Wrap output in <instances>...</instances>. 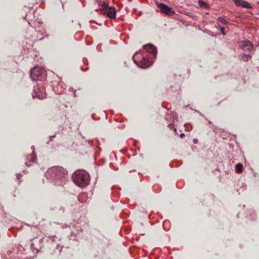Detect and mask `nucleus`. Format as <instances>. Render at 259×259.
Here are the masks:
<instances>
[{
	"mask_svg": "<svg viewBox=\"0 0 259 259\" xmlns=\"http://www.w3.org/2000/svg\"><path fill=\"white\" fill-rule=\"evenodd\" d=\"M240 59L244 61H247L251 58V56L249 54H243L240 55Z\"/></svg>",
	"mask_w": 259,
	"mask_h": 259,
	"instance_id": "14",
	"label": "nucleus"
},
{
	"mask_svg": "<svg viewBox=\"0 0 259 259\" xmlns=\"http://www.w3.org/2000/svg\"><path fill=\"white\" fill-rule=\"evenodd\" d=\"M73 180L75 184L80 187L86 186L89 182V174L84 171H76L73 175Z\"/></svg>",
	"mask_w": 259,
	"mask_h": 259,
	"instance_id": "2",
	"label": "nucleus"
},
{
	"mask_svg": "<svg viewBox=\"0 0 259 259\" xmlns=\"http://www.w3.org/2000/svg\"><path fill=\"white\" fill-rule=\"evenodd\" d=\"M36 155L34 154V152L32 153V154L28 155L26 157V165L28 166L31 165V162H34L36 160Z\"/></svg>",
	"mask_w": 259,
	"mask_h": 259,
	"instance_id": "13",
	"label": "nucleus"
},
{
	"mask_svg": "<svg viewBox=\"0 0 259 259\" xmlns=\"http://www.w3.org/2000/svg\"><path fill=\"white\" fill-rule=\"evenodd\" d=\"M208 123H209V124L211 123V121H208Z\"/></svg>",
	"mask_w": 259,
	"mask_h": 259,
	"instance_id": "26",
	"label": "nucleus"
},
{
	"mask_svg": "<svg viewBox=\"0 0 259 259\" xmlns=\"http://www.w3.org/2000/svg\"><path fill=\"white\" fill-rule=\"evenodd\" d=\"M239 46L245 52H250L253 49L251 43L247 40L240 41Z\"/></svg>",
	"mask_w": 259,
	"mask_h": 259,
	"instance_id": "5",
	"label": "nucleus"
},
{
	"mask_svg": "<svg viewBox=\"0 0 259 259\" xmlns=\"http://www.w3.org/2000/svg\"><path fill=\"white\" fill-rule=\"evenodd\" d=\"M218 20L223 24L226 25L228 23V21L222 17H219Z\"/></svg>",
	"mask_w": 259,
	"mask_h": 259,
	"instance_id": "17",
	"label": "nucleus"
},
{
	"mask_svg": "<svg viewBox=\"0 0 259 259\" xmlns=\"http://www.w3.org/2000/svg\"><path fill=\"white\" fill-rule=\"evenodd\" d=\"M52 89L57 94H62L65 90V85L62 81H54L52 84Z\"/></svg>",
	"mask_w": 259,
	"mask_h": 259,
	"instance_id": "3",
	"label": "nucleus"
},
{
	"mask_svg": "<svg viewBox=\"0 0 259 259\" xmlns=\"http://www.w3.org/2000/svg\"><path fill=\"white\" fill-rule=\"evenodd\" d=\"M105 7H107L103 11V13L106 15L108 17L113 19L116 16V10L114 7H108L105 4L104 5Z\"/></svg>",
	"mask_w": 259,
	"mask_h": 259,
	"instance_id": "4",
	"label": "nucleus"
},
{
	"mask_svg": "<svg viewBox=\"0 0 259 259\" xmlns=\"http://www.w3.org/2000/svg\"><path fill=\"white\" fill-rule=\"evenodd\" d=\"M180 136L181 138H183V137L185 136V134L184 133H182V134H180Z\"/></svg>",
	"mask_w": 259,
	"mask_h": 259,
	"instance_id": "19",
	"label": "nucleus"
},
{
	"mask_svg": "<svg viewBox=\"0 0 259 259\" xmlns=\"http://www.w3.org/2000/svg\"><path fill=\"white\" fill-rule=\"evenodd\" d=\"M42 72V70L40 67H35L31 70L30 77L32 80H35L41 75Z\"/></svg>",
	"mask_w": 259,
	"mask_h": 259,
	"instance_id": "6",
	"label": "nucleus"
},
{
	"mask_svg": "<svg viewBox=\"0 0 259 259\" xmlns=\"http://www.w3.org/2000/svg\"><path fill=\"white\" fill-rule=\"evenodd\" d=\"M198 4H199V6L202 8H208L209 7L208 4L203 2L202 0H199L198 1Z\"/></svg>",
	"mask_w": 259,
	"mask_h": 259,
	"instance_id": "15",
	"label": "nucleus"
},
{
	"mask_svg": "<svg viewBox=\"0 0 259 259\" xmlns=\"http://www.w3.org/2000/svg\"><path fill=\"white\" fill-rule=\"evenodd\" d=\"M193 143L196 144L197 143V140L196 139H194L193 140Z\"/></svg>",
	"mask_w": 259,
	"mask_h": 259,
	"instance_id": "20",
	"label": "nucleus"
},
{
	"mask_svg": "<svg viewBox=\"0 0 259 259\" xmlns=\"http://www.w3.org/2000/svg\"><path fill=\"white\" fill-rule=\"evenodd\" d=\"M55 137V135H54V136H50V138H51V139H50V141H52V138H54Z\"/></svg>",
	"mask_w": 259,
	"mask_h": 259,
	"instance_id": "22",
	"label": "nucleus"
},
{
	"mask_svg": "<svg viewBox=\"0 0 259 259\" xmlns=\"http://www.w3.org/2000/svg\"><path fill=\"white\" fill-rule=\"evenodd\" d=\"M74 97H76V91H75L73 93Z\"/></svg>",
	"mask_w": 259,
	"mask_h": 259,
	"instance_id": "23",
	"label": "nucleus"
},
{
	"mask_svg": "<svg viewBox=\"0 0 259 259\" xmlns=\"http://www.w3.org/2000/svg\"><path fill=\"white\" fill-rule=\"evenodd\" d=\"M158 7L162 13L167 15H170L171 13H174L173 12H171V8L165 4L160 3L158 5Z\"/></svg>",
	"mask_w": 259,
	"mask_h": 259,
	"instance_id": "8",
	"label": "nucleus"
},
{
	"mask_svg": "<svg viewBox=\"0 0 259 259\" xmlns=\"http://www.w3.org/2000/svg\"><path fill=\"white\" fill-rule=\"evenodd\" d=\"M176 131H177V129H176V128H175V129H174V132L176 133Z\"/></svg>",
	"mask_w": 259,
	"mask_h": 259,
	"instance_id": "25",
	"label": "nucleus"
},
{
	"mask_svg": "<svg viewBox=\"0 0 259 259\" xmlns=\"http://www.w3.org/2000/svg\"><path fill=\"white\" fill-rule=\"evenodd\" d=\"M32 247L34 248L35 249L38 250L39 248H40L42 246V239H38L37 238H33L31 240V244Z\"/></svg>",
	"mask_w": 259,
	"mask_h": 259,
	"instance_id": "10",
	"label": "nucleus"
},
{
	"mask_svg": "<svg viewBox=\"0 0 259 259\" xmlns=\"http://www.w3.org/2000/svg\"><path fill=\"white\" fill-rule=\"evenodd\" d=\"M236 171L237 173H241L242 172L243 165L241 163H239L236 165Z\"/></svg>",
	"mask_w": 259,
	"mask_h": 259,
	"instance_id": "16",
	"label": "nucleus"
},
{
	"mask_svg": "<svg viewBox=\"0 0 259 259\" xmlns=\"http://www.w3.org/2000/svg\"><path fill=\"white\" fill-rule=\"evenodd\" d=\"M152 64V61L149 60L148 57H142V60L140 62L141 67L146 68Z\"/></svg>",
	"mask_w": 259,
	"mask_h": 259,
	"instance_id": "11",
	"label": "nucleus"
},
{
	"mask_svg": "<svg viewBox=\"0 0 259 259\" xmlns=\"http://www.w3.org/2000/svg\"><path fill=\"white\" fill-rule=\"evenodd\" d=\"M135 55H136V54H135V55L133 56V60H134V62H135L136 64H137V63L136 62L135 60L134 59V57H135Z\"/></svg>",
	"mask_w": 259,
	"mask_h": 259,
	"instance_id": "21",
	"label": "nucleus"
},
{
	"mask_svg": "<svg viewBox=\"0 0 259 259\" xmlns=\"http://www.w3.org/2000/svg\"><path fill=\"white\" fill-rule=\"evenodd\" d=\"M21 177V175L19 174H18L17 178V179H19V177Z\"/></svg>",
	"mask_w": 259,
	"mask_h": 259,
	"instance_id": "24",
	"label": "nucleus"
},
{
	"mask_svg": "<svg viewBox=\"0 0 259 259\" xmlns=\"http://www.w3.org/2000/svg\"><path fill=\"white\" fill-rule=\"evenodd\" d=\"M67 171L60 166L49 168L46 173V177L50 180L54 181L57 185H62L66 181V176Z\"/></svg>",
	"mask_w": 259,
	"mask_h": 259,
	"instance_id": "1",
	"label": "nucleus"
},
{
	"mask_svg": "<svg viewBox=\"0 0 259 259\" xmlns=\"http://www.w3.org/2000/svg\"><path fill=\"white\" fill-rule=\"evenodd\" d=\"M235 5L237 7H241L242 8H252V7L250 5V4L244 1L243 0H233Z\"/></svg>",
	"mask_w": 259,
	"mask_h": 259,
	"instance_id": "9",
	"label": "nucleus"
},
{
	"mask_svg": "<svg viewBox=\"0 0 259 259\" xmlns=\"http://www.w3.org/2000/svg\"><path fill=\"white\" fill-rule=\"evenodd\" d=\"M34 93L33 95V98H38L39 99H43L46 97L45 90L43 88H40L38 87H35L34 88Z\"/></svg>",
	"mask_w": 259,
	"mask_h": 259,
	"instance_id": "7",
	"label": "nucleus"
},
{
	"mask_svg": "<svg viewBox=\"0 0 259 259\" xmlns=\"http://www.w3.org/2000/svg\"><path fill=\"white\" fill-rule=\"evenodd\" d=\"M144 48L148 52L152 54L155 56L157 54V49L155 47L151 44H148L144 46Z\"/></svg>",
	"mask_w": 259,
	"mask_h": 259,
	"instance_id": "12",
	"label": "nucleus"
},
{
	"mask_svg": "<svg viewBox=\"0 0 259 259\" xmlns=\"http://www.w3.org/2000/svg\"><path fill=\"white\" fill-rule=\"evenodd\" d=\"M220 31H221L223 35H224L226 34V33L225 32V28L224 27H221Z\"/></svg>",
	"mask_w": 259,
	"mask_h": 259,
	"instance_id": "18",
	"label": "nucleus"
}]
</instances>
